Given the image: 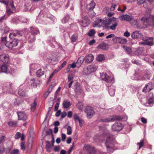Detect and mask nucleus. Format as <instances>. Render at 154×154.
I'll list each match as a JSON object with an SVG mask.
<instances>
[{"mask_svg": "<svg viewBox=\"0 0 154 154\" xmlns=\"http://www.w3.org/2000/svg\"><path fill=\"white\" fill-rule=\"evenodd\" d=\"M44 74V72L41 69H39L36 72V75L38 77H40Z\"/></svg>", "mask_w": 154, "mask_h": 154, "instance_id": "obj_26", "label": "nucleus"}, {"mask_svg": "<svg viewBox=\"0 0 154 154\" xmlns=\"http://www.w3.org/2000/svg\"><path fill=\"white\" fill-rule=\"evenodd\" d=\"M17 44V40L15 38H14L13 40L11 39L9 42H7L5 43V45L8 48H11L14 47L16 46Z\"/></svg>", "mask_w": 154, "mask_h": 154, "instance_id": "obj_9", "label": "nucleus"}, {"mask_svg": "<svg viewBox=\"0 0 154 154\" xmlns=\"http://www.w3.org/2000/svg\"><path fill=\"white\" fill-rule=\"evenodd\" d=\"M96 32L95 31L94 29H91L90 30L89 32L88 33V35L90 36H92L94 35Z\"/></svg>", "mask_w": 154, "mask_h": 154, "instance_id": "obj_42", "label": "nucleus"}, {"mask_svg": "<svg viewBox=\"0 0 154 154\" xmlns=\"http://www.w3.org/2000/svg\"><path fill=\"white\" fill-rule=\"evenodd\" d=\"M153 37H149V39H148L145 43V44L152 46L153 45Z\"/></svg>", "mask_w": 154, "mask_h": 154, "instance_id": "obj_25", "label": "nucleus"}, {"mask_svg": "<svg viewBox=\"0 0 154 154\" xmlns=\"http://www.w3.org/2000/svg\"><path fill=\"white\" fill-rule=\"evenodd\" d=\"M8 124L10 127H15L17 125L16 122L10 121L8 122Z\"/></svg>", "mask_w": 154, "mask_h": 154, "instance_id": "obj_29", "label": "nucleus"}, {"mask_svg": "<svg viewBox=\"0 0 154 154\" xmlns=\"http://www.w3.org/2000/svg\"><path fill=\"white\" fill-rule=\"evenodd\" d=\"M19 120L25 121L27 119V116L25 113L22 112H17Z\"/></svg>", "mask_w": 154, "mask_h": 154, "instance_id": "obj_16", "label": "nucleus"}, {"mask_svg": "<svg viewBox=\"0 0 154 154\" xmlns=\"http://www.w3.org/2000/svg\"><path fill=\"white\" fill-rule=\"evenodd\" d=\"M85 149L89 154H95L96 151L94 149L90 146L89 145L85 144L84 146Z\"/></svg>", "mask_w": 154, "mask_h": 154, "instance_id": "obj_14", "label": "nucleus"}, {"mask_svg": "<svg viewBox=\"0 0 154 154\" xmlns=\"http://www.w3.org/2000/svg\"><path fill=\"white\" fill-rule=\"evenodd\" d=\"M21 134L19 132H17L16 133V134L15 135V138L16 139H18L19 138Z\"/></svg>", "mask_w": 154, "mask_h": 154, "instance_id": "obj_50", "label": "nucleus"}, {"mask_svg": "<svg viewBox=\"0 0 154 154\" xmlns=\"http://www.w3.org/2000/svg\"><path fill=\"white\" fill-rule=\"evenodd\" d=\"M149 72L148 70L144 71L145 76L146 79H149L150 77V73Z\"/></svg>", "mask_w": 154, "mask_h": 154, "instance_id": "obj_35", "label": "nucleus"}, {"mask_svg": "<svg viewBox=\"0 0 154 154\" xmlns=\"http://www.w3.org/2000/svg\"><path fill=\"white\" fill-rule=\"evenodd\" d=\"M76 106L78 109L80 110H82L84 107L83 103L80 102H79L78 103L76 104Z\"/></svg>", "mask_w": 154, "mask_h": 154, "instance_id": "obj_33", "label": "nucleus"}, {"mask_svg": "<svg viewBox=\"0 0 154 154\" xmlns=\"http://www.w3.org/2000/svg\"><path fill=\"white\" fill-rule=\"evenodd\" d=\"M69 18V16L68 15H67L65 17L62 19V22L64 23H66L67 22Z\"/></svg>", "mask_w": 154, "mask_h": 154, "instance_id": "obj_37", "label": "nucleus"}, {"mask_svg": "<svg viewBox=\"0 0 154 154\" xmlns=\"http://www.w3.org/2000/svg\"><path fill=\"white\" fill-rule=\"evenodd\" d=\"M149 37H146V36H144L142 38V40L144 41V44H145V43L146 42V41L149 39Z\"/></svg>", "mask_w": 154, "mask_h": 154, "instance_id": "obj_54", "label": "nucleus"}, {"mask_svg": "<svg viewBox=\"0 0 154 154\" xmlns=\"http://www.w3.org/2000/svg\"><path fill=\"white\" fill-rule=\"evenodd\" d=\"M102 26L107 29H111L114 30L116 29L118 24L119 20L116 18L112 17L102 20Z\"/></svg>", "mask_w": 154, "mask_h": 154, "instance_id": "obj_2", "label": "nucleus"}, {"mask_svg": "<svg viewBox=\"0 0 154 154\" xmlns=\"http://www.w3.org/2000/svg\"><path fill=\"white\" fill-rule=\"evenodd\" d=\"M46 148L48 151L50 152L51 150V143L49 141H47L46 143Z\"/></svg>", "mask_w": 154, "mask_h": 154, "instance_id": "obj_32", "label": "nucleus"}, {"mask_svg": "<svg viewBox=\"0 0 154 154\" xmlns=\"http://www.w3.org/2000/svg\"><path fill=\"white\" fill-rule=\"evenodd\" d=\"M97 69V66L91 65L87 66L83 69V72L85 75H88L96 71Z\"/></svg>", "mask_w": 154, "mask_h": 154, "instance_id": "obj_5", "label": "nucleus"}, {"mask_svg": "<svg viewBox=\"0 0 154 154\" xmlns=\"http://www.w3.org/2000/svg\"><path fill=\"white\" fill-rule=\"evenodd\" d=\"M98 47L99 48H100L103 50H105L107 48V45L105 43H103L100 44L98 45Z\"/></svg>", "mask_w": 154, "mask_h": 154, "instance_id": "obj_27", "label": "nucleus"}, {"mask_svg": "<svg viewBox=\"0 0 154 154\" xmlns=\"http://www.w3.org/2000/svg\"><path fill=\"white\" fill-rule=\"evenodd\" d=\"M10 67L8 66L5 64H2L0 68V72H3L6 73H7L12 74L13 72H11L9 69H11Z\"/></svg>", "mask_w": 154, "mask_h": 154, "instance_id": "obj_11", "label": "nucleus"}, {"mask_svg": "<svg viewBox=\"0 0 154 154\" xmlns=\"http://www.w3.org/2000/svg\"><path fill=\"white\" fill-rule=\"evenodd\" d=\"M30 31L31 34L34 35H37L39 33L38 29L35 27H30Z\"/></svg>", "mask_w": 154, "mask_h": 154, "instance_id": "obj_24", "label": "nucleus"}, {"mask_svg": "<svg viewBox=\"0 0 154 154\" xmlns=\"http://www.w3.org/2000/svg\"><path fill=\"white\" fill-rule=\"evenodd\" d=\"M66 135L65 134L63 133L61 135L62 140L63 141H64L66 138Z\"/></svg>", "mask_w": 154, "mask_h": 154, "instance_id": "obj_56", "label": "nucleus"}, {"mask_svg": "<svg viewBox=\"0 0 154 154\" xmlns=\"http://www.w3.org/2000/svg\"><path fill=\"white\" fill-rule=\"evenodd\" d=\"M80 24L82 26L85 27L89 24L90 21L88 17L86 16L82 17L81 19L79 20Z\"/></svg>", "mask_w": 154, "mask_h": 154, "instance_id": "obj_8", "label": "nucleus"}, {"mask_svg": "<svg viewBox=\"0 0 154 154\" xmlns=\"http://www.w3.org/2000/svg\"><path fill=\"white\" fill-rule=\"evenodd\" d=\"M73 118L75 120V122H77L80 119L79 118V116L77 115V114H75L73 116Z\"/></svg>", "mask_w": 154, "mask_h": 154, "instance_id": "obj_43", "label": "nucleus"}, {"mask_svg": "<svg viewBox=\"0 0 154 154\" xmlns=\"http://www.w3.org/2000/svg\"><path fill=\"white\" fill-rule=\"evenodd\" d=\"M85 111L87 113L88 117L89 118H91L95 114L93 108L90 106H87L86 107Z\"/></svg>", "mask_w": 154, "mask_h": 154, "instance_id": "obj_10", "label": "nucleus"}, {"mask_svg": "<svg viewBox=\"0 0 154 154\" xmlns=\"http://www.w3.org/2000/svg\"><path fill=\"white\" fill-rule=\"evenodd\" d=\"M141 122L144 124H146L147 123V120L144 118L143 117L141 119Z\"/></svg>", "mask_w": 154, "mask_h": 154, "instance_id": "obj_63", "label": "nucleus"}, {"mask_svg": "<svg viewBox=\"0 0 154 154\" xmlns=\"http://www.w3.org/2000/svg\"><path fill=\"white\" fill-rule=\"evenodd\" d=\"M97 60L98 61H102L104 60V57L103 55H99L97 58Z\"/></svg>", "mask_w": 154, "mask_h": 154, "instance_id": "obj_34", "label": "nucleus"}, {"mask_svg": "<svg viewBox=\"0 0 154 154\" xmlns=\"http://www.w3.org/2000/svg\"><path fill=\"white\" fill-rule=\"evenodd\" d=\"M123 128V126L120 122L115 123L112 126L113 131H119L121 130Z\"/></svg>", "mask_w": 154, "mask_h": 154, "instance_id": "obj_12", "label": "nucleus"}, {"mask_svg": "<svg viewBox=\"0 0 154 154\" xmlns=\"http://www.w3.org/2000/svg\"><path fill=\"white\" fill-rule=\"evenodd\" d=\"M132 62L133 63L137 64L138 65H140V63L138 60H134L133 61H132Z\"/></svg>", "mask_w": 154, "mask_h": 154, "instance_id": "obj_57", "label": "nucleus"}, {"mask_svg": "<svg viewBox=\"0 0 154 154\" xmlns=\"http://www.w3.org/2000/svg\"><path fill=\"white\" fill-rule=\"evenodd\" d=\"M18 94L21 96H24L25 95V88L23 86H20L18 90Z\"/></svg>", "mask_w": 154, "mask_h": 154, "instance_id": "obj_18", "label": "nucleus"}, {"mask_svg": "<svg viewBox=\"0 0 154 154\" xmlns=\"http://www.w3.org/2000/svg\"><path fill=\"white\" fill-rule=\"evenodd\" d=\"M71 105V102L67 100H65L63 103V107L64 108H68Z\"/></svg>", "mask_w": 154, "mask_h": 154, "instance_id": "obj_19", "label": "nucleus"}, {"mask_svg": "<svg viewBox=\"0 0 154 154\" xmlns=\"http://www.w3.org/2000/svg\"><path fill=\"white\" fill-rule=\"evenodd\" d=\"M77 36L76 35L74 34L72 35L71 36V40L72 42H74L76 41Z\"/></svg>", "mask_w": 154, "mask_h": 154, "instance_id": "obj_40", "label": "nucleus"}, {"mask_svg": "<svg viewBox=\"0 0 154 154\" xmlns=\"http://www.w3.org/2000/svg\"><path fill=\"white\" fill-rule=\"evenodd\" d=\"M9 55L6 53L2 54L0 55V60L4 63H8L9 61Z\"/></svg>", "mask_w": 154, "mask_h": 154, "instance_id": "obj_13", "label": "nucleus"}, {"mask_svg": "<svg viewBox=\"0 0 154 154\" xmlns=\"http://www.w3.org/2000/svg\"><path fill=\"white\" fill-rule=\"evenodd\" d=\"M19 151L17 149H14L12 150L11 152V154H19Z\"/></svg>", "mask_w": 154, "mask_h": 154, "instance_id": "obj_49", "label": "nucleus"}, {"mask_svg": "<svg viewBox=\"0 0 154 154\" xmlns=\"http://www.w3.org/2000/svg\"><path fill=\"white\" fill-rule=\"evenodd\" d=\"M130 35V33L128 31H126L124 33V35L126 37H129Z\"/></svg>", "mask_w": 154, "mask_h": 154, "instance_id": "obj_64", "label": "nucleus"}, {"mask_svg": "<svg viewBox=\"0 0 154 154\" xmlns=\"http://www.w3.org/2000/svg\"><path fill=\"white\" fill-rule=\"evenodd\" d=\"M100 77L102 80L106 82L107 83H109L110 85L108 88L109 93L111 96H113L115 94V89L113 86L111 85L114 82V80L113 78H111L105 73H102L100 74Z\"/></svg>", "mask_w": 154, "mask_h": 154, "instance_id": "obj_3", "label": "nucleus"}, {"mask_svg": "<svg viewBox=\"0 0 154 154\" xmlns=\"http://www.w3.org/2000/svg\"><path fill=\"white\" fill-rule=\"evenodd\" d=\"M22 31H18L16 33L13 32L11 33L9 35V38L11 39H14V37L17 35H22Z\"/></svg>", "mask_w": 154, "mask_h": 154, "instance_id": "obj_23", "label": "nucleus"}, {"mask_svg": "<svg viewBox=\"0 0 154 154\" xmlns=\"http://www.w3.org/2000/svg\"><path fill=\"white\" fill-rule=\"evenodd\" d=\"M78 122H79V126L80 127H82L83 126L84 123V121L82 120L81 119H80Z\"/></svg>", "mask_w": 154, "mask_h": 154, "instance_id": "obj_61", "label": "nucleus"}, {"mask_svg": "<svg viewBox=\"0 0 154 154\" xmlns=\"http://www.w3.org/2000/svg\"><path fill=\"white\" fill-rule=\"evenodd\" d=\"M20 147H21V149L23 150V151H24L26 149L25 146L24 145V143L23 142H22L20 144Z\"/></svg>", "mask_w": 154, "mask_h": 154, "instance_id": "obj_51", "label": "nucleus"}, {"mask_svg": "<svg viewBox=\"0 0 154 154\" xmlns=\"http://www.w3.org/2000/svg\"><path fill=\"white\" fill-rule=\"evenodd\" d=\"M142 35L140 32L139 31H135L133 32L131 35V37L134 38H141Z\"/></svg>", "mask_w": 154, "mask_h": 154, "instance_id": "obj_17", "label": "nucleus"}, {"mask_svg": "<svg viewBox=\"0 0 154 154\" xmlns=\"http://www.w3.org/2000/svg\"><path fill=\"white\" fill-rule=\"evenodd\" d=\"M10 8L13 11H15V8L14 5V2L13 1H11L10 4Z\"/></svg>", "mask_w": 154, "mask_h": 154, "instance_id": "obj_36", "label": "nucleus"}, {"mask_svg": "<svg viewBox=\"0 0 154 154\" xmlns=\"http://www.w3.org/2000/svg\"><path fill=\"white\" fill-rule=\"evenodd\" d=\"M102 22V20L100 19H98L97 20L94 21L93 25V27H95L97 26H100L99 25V23Z\"/></svg>", "mask_w": 154, "mask_h": 154, "instance_id": "obj_28", "label": "nucleus"}, {"mask_svg": "<svg viewBox=\"0 0 154 154\" xmlns=\"http://www.w3.org/2000/svg\"><path fill=\"white\" fill-rule=\"evenodd\" d=\"M55 85V84L53 85H51L49 87L48 91H47L50 94L52 91L53 88L54 87Z\"/></svg>", "mask_w": 154, "mask_h": 154, "instance_id": "obj_47", "label": "nucleus"}, {"mask_svg": "<svg viewBox=\"0 0 154 154\" xmlns=\"http://www.w3.org/2000/svg\"><path fill=\"white\" fill-rule=\"evenodd\" d=\"M37 105V103L35 101V100L33 103L32 104L31 106V109L32 111H34L35 110Z\"/></svg>", "mask_w": 154, "mask_h": 154, "instance_id": "obj_31", "label": "nucleus"}, {"mask_svg": "<svg viewBox=\"0 0 154 154\" xmlns=\"http://www.w3.org/2000/svg\"><path fill=\"white\" fill-rule=\"evenodd\" d=\"M2 42L3 44H4L5 45V43L7 42H6V37H3L2 38Z\"/></svg>", "mask_w": 154, "mask_h": 154, "instance_id": "obj_59", "label": "nucleus"}, {"mask_svg": "<svg viewBox=\"0 0 154 154\" xmlns=\"http://www.w3.org/2000/svg\"><path fill=\"white\" fill-rule=\"evenodd\" d=\"M144 142L143 140H142L140 142L138 143L137 144L139 145V147L138 148V149H140L143 146Z\"/></svg>", "mask_w": 154, "mask_h": 154, "instance_id": "obj_46", "label": "nucleus"}, {"mask_svg": "<svg viewBox=\"0 0 154 154\" xmlns=\"http://www.w3.org/2000/svg\"><path fill=\"white\" fill-rule=\"evenodd\" d=\"M68 80L69 81H73V77L72 74L69 75L68 76Z\"/></svg>", "mask_w": 154, "mask_h": 154, "instance_id": "obj_52", "label": "nucleus"}, {"mask_svg": "<svg viewBox=\"0 0 154 154\" xmlns=\"http://www.w3.org/2000/svg\"><path fill=\"white\" fill-rule=\"evenodd\" d=\"M85 59V58L84 56H81L79 58L77 63H79L81 65L83 63Z\"/></svg>", "mask_w": 154, "mask_h": 154, "instance_id": "obj_30", "label": "nucleus"}, {"mask_svg": "<svg viewBox=\"0 0 154 154\" xmlns=\"http://www.w3.org/2000/svg\"><path fill=\"white\" fill-rule=\"evenodd\" d=\"M125 50L128 54H130L131 52V50L129 47H126Z\"/></svg>", "mask_w": 154, "mask_h": 154, "instance_id": "obj_55", "label": "nucleus"}, {"mask_svg": "<svg viewBox=\"0 0 154 154\" xmlns=\"http://www.w3.org/2000/svg\"><path fill=\"white\" fill-rule=\"evenodd\" d=\"M60 149V147L59 146H55L54 148V150L55 152H58Z\"/></svg>", "mask_w": 154, "mask_h": 154, "instance_id": "obj_62", "label": "nucleus"}, {"mask_svg": "<svg viewBox=\"0 0 154 154\" xmlns=\"http://www.w3.org/2000/svg\"><path fill=\"white\" fill-rule=\"evenodd\" d=\"M153 88L152 83L150 82L146 85L143 88V91L144 92H147L150 91Z\"/></svg>", "mask_w": 154, "mask_h": 154, "instance_id": "obj_15", "label": "nucleus"}, {"mask_svg": "<svg viewBox=\"0 0 154 154\" xmlns=\"http://www.w3.org/2000/svg\"><path fill=\"white\" fill-rule=\"evenodd\" d=\"M122 118L121 116H110L109 118H107L105 119H102L100 121L103 122H113L115 121H120L122 119Z\"/></svg>", "mask_w": 154, "mask_h": 154, "instance_id": "obj_6", "label": "nucleus"}, {"mask_svg": "<svg viewBox=\"0 0 154 154\" xmlns=\"http://www.w3.org/2000/svg\"><path fill=\"white\" fill-rule=\"evenodd\" d=\"M127 42V40L125 38L120 37L119 43L122 44H125Z\"/></svg>", "mask_w": 154, "mask_h": 154, "instance_id": "obj_44", "label": "nucleus"}, {"mask_svg": "<svg viewBox=\"0 0 154 154\" xmlns=\"http://www.w3.org/2000/svg\"><path fill=\"white\" fill-rule=\"evenodd\" d=\"M94 58L93 55L91 54H89L86 57L85 62L87 63H90L93 61Z\"/></svg>", "mask_w": 154, "mask_h": 154, "instance_id": "obj_20", "label": "nucleus"}, {"mask_svg": "<svg viewBox=\"0 0 154 154\" xmlns=\"http://www.w3.org/2000/svg\"><path fill=\"white\" fill-rule=\"evenodd\" d=\"M40 82L37 79H31V85L32 86H36L40 84Z\"/></svg>", "mask_w": 154, "mask_h": 154, "instance_id": "obj_22", "label": "nucleus"}, {"mask_svg": "<svg viewBox=\"0 0 154 154\" xmlns=\"http://www.w3.org/2000/svg\"><path fill=\"white\" fill-rule=\"evenodd\" d=\"M95 3L93 1H91L90 4L87 5L86 8L88 10H93L95 6Z\"/></svg>", "mask_w": 154, "mask_h": 154, "instance_id": "obj_21", "label": "nucleus"}, {"mask_svg": "<svg viewBox=\"0 0 154 154\" xmlns=\"http://www.w3.org/2000/svg\"><path fill=\"white\" fill-rule=\"evenodd\" d=\"M120 18L122 20H126L128 21H130L132 20H133L135 25H138L137 20L134 19L132 16H130L128 15H123L120 17Z\"/></svg>", "mask_w": 154, "mask_h": 154, "instance_id": "obj_7", "label": "nucleus"}, {"mask_svg": "<svg viewBox=\"0 0 154 154\" xmlns=\"http://www.w3.org/2000/svg\"><path fill=\"white\" fill-rule=\"evenodd\" d=\"M137 3L139 5H141L144 2L145 0H137Z\"/></svg>", "mask_w": 154, "mask_h": 154, "instance_id": "obj_60", "label": "nucleus"}, {"mask_svg": "<svg viewBox=\"0 0 154 154\" xmlns=\"http://www.w3.org/2000/svg\"><path fill=\"white\" fill-rule=\"evenodd\" d=\"M66 115V113L65 112H63L61 113V118H64Z\"/></svg>", "mask_w": 154, "mask_h": 154, "instance_id": "obj_58", "label": "nucleus"}, {"mask_svg": "<svg viewBox=\"0 0 154 154\" xmlns=\"http://www.w3.org/2000/svg\"><path fill=\"white\" fill-rule=\"evenodd\" d=\"M149 37H146V36H144L142 38V40L144 41V44H145V43L146 42V41L149 39Z\"/></svg>", "mask_w": 154, "mask_h": 154, "instance_id": "obj_53", "label": "nucleus"}, {"mask_svg": "<svg viewBox=\"0 0 154 154\" xmlns=\"http://www.w3.org/2000/svg\"><path fill=\"white\" fill-rule=\"evenodd\" d=\"M7 13L9 15L11 14L14 13V12L10 8L8 7L7 8Z\"/></svg>", "mask_w": 154, "mask_h": 154, "instance_id": "obj_48", "label": "nucleus"}, {"mask_svg": "<svg viewBox=\"0 0 154 154\" xmlns=\"http://www.w3.org/2000/svg\"><path fill=\"white\" fill-rule=\"evenodd\" d=\"M106 138L105 145L109 153L112 152L114 150V142L115 139L112 135L108 134V132L103 133L101 134L96 135L94 137V140L97 142H102Z\"/></svg>", "mask_w": 154, "mask_h": 154, "instance_id": "obj_1", "label": "nucleus"}, {"mask_svg": "<svg viewBox=\"0 0 154 154\" xmlns=\"http://www.w3.org/2000/svg\"><path fill=\"white\" fill-rule=\"evenodd\" d=\"M34 34H31V35L28 37L29 40L30 42L34 41L35 40Z\"/></svg>", "mask_w": 154, "mask_h": 154, "instance_id": "obj_39", "label": "nucleus"}, {"mask_svg": "<svg viewBox=\"0 0 154 154\" xmlns=\"http://www.w3.org/2000/svg\"><path fill=\"white\" fill-rule=\"evenodd\" d=\"M143 49L141 48H139L137 49L135 52V54L136 55H139L141 54L142 52Z\"/></svg>", "mask_w": 154, "mask_h": 154, "instance_id": "obj_38", "label": "nucleus"}, {"mask_svg": "<svg viewBox=\"0 0 154 154\" xmlns=\"http://www.w3.org/2000/svg\"><path fill=\"white\" fill-rule=\"evenodd\" d=\"M120 37H116L112 38V41L114 43H119Z\"/></svg>", "mask_w": 154, "mask_h": 154, "instance_id": "obj_41", "label": "nucleus"}, {"mask_svg": "<svg viewBox=\"0 0 154 154\" xmlns=\"http://www.w3.org/2000/svg\"><path fill=\"white\" fill-rule=\"evenodd\" d=\"M67 134L68 135H70L72 133V128L70 126H69L68 127L67 129Z\"/></svg>", "mask_w": 154, "mask_h": 154, "instance_id": "obj_45", "label": "nucleus"}, {"mask_svg": "<svg viewBox=\"0 0 154 154\" xmlns=\"http://www.w3.org/2000/svg\"><path fill=\"white\" fill-rule=\"evenodd\" d=\"M141 20L146 22L147 25L149 26H154V15H150L147 17L144 16L141 18Z\"/></svg>", "mask_w": 154, "mask_h": 154, "instance_id": "obj_4", "label": "nucleus"}]
</instances>
